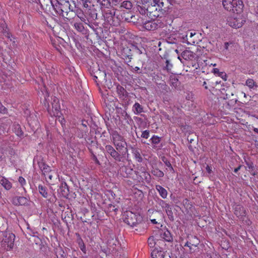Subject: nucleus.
Masks as SVG:
<instances>
[{
	"label": "nucleus",
	"mask_w": 258,
	"mask_h": 258,
	"mask_svg": "<svg viewBox=\"0 0 258 258\" xmlns=\"http://www.w3.org/2000/svg\"><path fill=\"white\" fill-rule=\"evenodd\" d=\"M222 4L225 10L233 13L227 19L228 24L234 28H239L245 22L242 13L243 4L241 0H223Z\"/></svg>",
	"instance_id": "f257e3e1"
},
{
	"label": "nucleus",
	"mask_w": 258,
	"mask_h": 258,
	"mask_svg": "<svg viewBox=\"0 0 258 258\" xmlns=\"http://www.w3.org/2000/svg\"><path fill=\"white\" fill-rule=\"evenodd\" d=\"M110 140L117 151L122 155L128 156L127 144L123 137L117 132L113 131L110 134Z\"/></svg>",
	"instance_id": "f03ea898"
},
{
	"label": "nucleus",
	"mask_w": 258,
	"mask_h": 258,
	"mask_svg": "<svg viewBox=\"0 0 258 258\" xmlns=\"http://www.w3.org/2000/svg\"><path fill=\"white\" fill-rule=\"evenodd\" d=\"M15 235L8 231L0 232V249L10 250L14 244Z\"/></svg>",
	"instance_id": "7ed1b4c3"
},
{
	"label": "nucleus",
	"mask_w": 258,
	"mask_h": 258,
	"mask_svg": "<svg viewBox=\"0 0 258 258\" xmlns=\"http://www.w3.org/2000/svg\"><path fill=\"white\" fill-rule=\"evenodd\" d=\"M52 113L50 112V108L49 105L48 106L47 110L48 111L51 115L58 117V121L60 123L62 126L65 123V119L63 117L60 116V105L59 104V100L56 98H54L53 102H52Z\"/></svg>",
	"instance_id": "20e7f679"
},
{
	"label": "nucleus",
	"mask_w": 258,
	"mask_h": 258,
	"mask_svg": "<svg viewBox=\"0 0 258 258\" xmlns=\"http://www.w3.org/2000/svg\"><path fill=\"white\" fill-rule=\"evenodd\" d=\"M106 153L109 154L113 159L118 162L123 161V157L126 155H123L116 149H114L111 145H107L105 147Z\"/></svg>",
	"instance_id": "39448f33"
},
{
	"label": "nucleus",
	"mask_w": 258,
	"mask_h": 258,
	"mask_svg": "<svg viewBox=\"0 0 258 258\" xmlns=\"http://www.w3.org/2000/svg\"><path fill=\"white\" fill-rule=\"evenodd\" d=\"M163 24L159 19H155L146 21L143 23V27L145 29L148 31H153L158 28L162 27Z\"/></svg>",
	"instance_id": "423d86ee"
},
{
	"label": "nucleus",
	"mask_w": 258,
	"mask_h": 258,
	"mask_svg": "<svg viewBox=\"0 0 258 258\" xmlns=\"http://www.w3.org/2000/svg\"><path fill=\"white\" fill-rule=\"evenodd\" d=\"M140 217L131 211L126 212L124 222L128 225L134 227L140 221Z\"/></svg>",
	"instance_id": "0eeeda50"
},
{
	"label": "nucleus",
	"mask_w": 258,
	"mask_h": 258,
	"mask_svg": "<svg viewBox=\"0 0 258 258\" xmlns=\"http://www.w3.org/2000/svg\"><path fill=\"white\" fill-rule=\"evenodd\" d=\"M162 9H158L157 6L153 5L151 4V5L149 6L147 8V14L149 15V17H151L152 19L153 18H157L160 15V12Z\"/></svg>",
	"instance_id": "6e6552de"
},
{
	"label": "nucleus",
	"mask_w": 258,
	"mask_h": 258,
	"mask_svg": "<svg viewBox=\"0 0 258 258\" xmlns=\"http://www.w3.org/2000/svg\"><path fill=\"white\" fill-rule=\"evenodd\" d=\"M196 34L195 32H187L186 35L183 37L182 42L186 43L188 45L195 44L196 42V40L194 38Z\"/></svg>",
	"instance_id": "1a4fd4ad"
},
{
	"label": "nucleus",
	"mask_w": 258,
	"mask_h": 258,
	"mask_svg": "<svg viewBox=\"0 0 258 258\" xmlns=\"http://www.w3.org/2000/svg\"><path fill=\"white\" fill-rule=\"evenodd\" d=\"M46 182L51 184H53V182L57 179L58 175L57 173L54 170H51L50 172L47 173L44 175Z\"/></svg>",
	"instance_id": "9d476101"
},
{
	"label": "nucleus",
	"mask_w": 258,
	"mask_h": 258,
	"mask_svg": "<svg viewBox=\"0 0 258 258\" xmlns=\"http://www.w3.org/2000/svg\"><path fill=\"white\" fill-rule=\"evenodd\" d=\"M28 199L24 197H15L12 200V203L15 206L25 205L28 203Z\"/></svg>",
	"instance_id": "9b49d317"
},
{
	"label": "nucleus",
	"mask_w": 258,
	"mask_h": 258,
	"mask_svg": "<svg viewBox=\"0 0 258 258\" xmlns=\"http://www.w3.org/2000/svg\"><path fill=\"white\" fill-rule=\"evenodd\" d=\"M137 178L135 179L138 181L143 182L144 180L149 181L150 180V175L148 172L141 171V172H138L136 173Z\"/></svg>",
	"instance_id": "f8f14e48"
},
{
	"label": "nucleus",
	"mask_w": 258,
	"mask_h": 258,
	"mask_svg": "<svg viewBox=\"0 0 258 258\" xmlns=\"http://www.w3.org/2000/svg\"><path fill=\"white\" fill-rule=\"evenodd\" d=\"M0 183L7 190H10L12 187V182L7 178L0 175Z\"/></svg>",
	"instance_id": "ddd939ff"
},
{
	"label": "nucleus",
	"mask_w": 258,
	"mask_h": 258,
	"mask_svg": "<svg viewBox=\"0 0 258 258\" xmlns=\"http://www.w3.org/2000/svg\"><path fill=\"white\" fill-rule=\"evenodd\" d=\"M181 57L186 60H192L195 57V54L190 50H185L181 53V56L178 57V58L180 60Z\"/></svg>",
	"instance_id": "4468645a"
},
{
	"label": "nucleus",
	"mask_w": 258,
	"mask_h": 258,
	"mask_svg": "<svg viewBox=\"0 0 258 258\" xmlns=\"http://www.w3.org/2000/svg\"><path fill=\"white\" fill-rule=\"evenodd\" d=\"M116 91L120 99L124 100L127 98V92L122 86L118 85L116 87Z\"/></svg>",
	"instance_id": "2eb2a0df"
},
{
	"label": "nucleus",
	"mask_w": 258,
	"mask_h": 258,
	"mask_svg": "<svg viewBox=\"0 0 258 258\" xmlns=\"http://www.w3.org/2000/svg\"><path fill=\"white\" fill-rule=\"evenodd\" d=\"M234 214L237 217H242L245 215V210L241 205H236L234 207Z\"/></svg>",
	"instance_id": "dca6fc26"
},
{
	"label": "nucleus",
	"mask_w": 258,
	"mask_h": 258,
	"mask_svg": "<svg viewBox=\"0 0 258 258\" xmlns=\"http://www.w3.org/2000/svg\"><path fill=\"white\" fill-rule=\"evenodd\" d=\"M151 258H165V252L163 250L154 249L151 252Z\"/></svg>",
	"instance_id": "f3484780"
},
{
	"label": "nucleus",
	"mask_w": 258,
	"mask_h": 258,
	"mask_svg": "<svg viewBox=\"0 0 258 258\" xmlns=\"http://www.w3.org/2000/svg\"><path fill=\"white\" fill-rule=\"evenodd\" d=\"M245 84L250 90H255L258 87L256 83L252 79H248L246 81Z\"/></svg>",
	"instance_id": "a211bd4d"
},
{
	"label": "nucleus",
	"mask_w": 258,
	"mask_h": 258,
	"mask_svg": "<svg viewBox=\"0 0 258 258\" xmlns=\"http://www.w3.org/2000/svg\"><path fill=\"white\" fill-rule=\"evenodd\" d=\"M156 189L158 191L160 196L163 199H166L167 197V191L165 188L159 185H156Z\"/></svg>",
	"instance_id": "6ab92c4d"
},
{
	"label": "nucleus",
	"mask_w": 258,
	"mask_h": 258,
	"mask_svg": "<svg viewBox=\"0 0 258 258\" xmlns=\"http://www.w3.org/2000/svg\"><path fill=\"white\" fill-rule=\"evenodd\" d=\"M160 234L161 238L164 239L165 240L168 242L172 240L171 234L168 230L163 231Z\"/></svg>",
	"instance_id": "aec40b11"
},
{
	"label": "nucleus",
	"mask_w": 258,
	"mask_h": 258,
	"mask_svg": "<svg viewBox=\"0 0 258 258\" xmlns=\"http://www.w3.org/2000/svg\"><path fill=\"white\" fill-rule=\"evenodd\" d=\"M39 166L43 175L46 174L52 170L50 169V167L44 163H40L39 164Z\"/></svg>",
	"instance_id": "412c9836"
},
{
	"label": "nucleus",
	"mask_w": 258,
	"mask_h": 258,
	"mask_svg": "<svg viewBox=\"0 0 258 258\" xmlns=\"http://www.w3.org/2000/svg\"><path fill=\"white\" fill-rule=\"evenodd\" d=\"M38 191L39 194L44 198H47L48 197V192L46 187L43 186L42 185H39Z\"/></svg>",
	"instance_id": "4be33fe9"
},
{
	"label": "nucleus",
	"mask_w": 258,
	"mask_h": 258,
	"mask_svg": "<svg viewBox=\"0 0 258 258\" xmlns=\"http://www.w3.org/2000/svg\"><path fill=\"white\" fill-rule=\"evenodd\" d=\"M133 108L136 114H140L143 111L142 106L138 102H136L134 104Z\"/></svg>",
	"instance_id": "5701e85b"
},
{
	"label": "nucleus",
	"mask_w": 258,
	"mask_h": 258,
	"mask_svg": "<svg viewBox=\"0 0 258 258\" xmlns=\"http://www.w3.org/2000/svg\"><path fill=\"white\" fill-rule=\"evenodd\" d=\"M133 155L136 159V160L139 162H142L143 161V158L140 154V152L138 150L136 149H134L133 150Z\"/></svg>",
	"instance_id": "b1692460"
},
{
	"label": "nucleus",
	"mask_w": 258,
	"mask_h": 258,
	"mask_svg": "<svg viewBox=\"0 0 258 258\" xmlns=\"http://www.w3.org/2000/svg\"><path fill=\"white\" fill-rule=\"evenodd\" d=\"M161 138L156 136L153 135L152 137L150 139V141H151V143L153 144V148H155V146L158 144L161 141Z\"/></svg>",
	"instance_id": "393cba45"
},
{
	"label": "nucleus",
	"mask_w": 258,
	"mask_h": 258,
	"mask_svg": "<svg viewBox=\"0 0 258 258\" xmlns=\"http://www.w3.org/2000/svg\"><path fill=\"white\" fill-rule=\"evenodd\" d=\"M74 26L78 32H83L84 31V27L81 22H75Z\"/></svg>",
	"instance_id": "a878e982"
},
{
	"label": "nucleus",
	"mask_w": 258,
	"mask_h": 258,
	"mask_svg": "<svg viewBox=\"0 0 258 258\" xmlns=\"http://www.w3.org/2000/svg\"><path fill=\"white\" fill-rule=\"evenodd\" d=\"M151 4H152L153 5L157 6L158 9L160 8L162 9L164 6L163 0H153Z\"/></svg>",
	"instance_id": "bb28decb"
},
{
	"label": "nucleus",
	"mask_w": 258,
	"mask_h": 258,
	"mask_svg": "<svg viewBox=\"0 0 258 258\" xmlns=\"http://www.w3.org/2000/svg\"><path fill=\"white\" fill-rule=\"evenodd\" d=\"M152 173L158 177H162L164 176V173L158 169L155 168L152 170Z\"/></svg>",
	"instance_id": "cd10ccee"
},
{
	"label": "nucleus",
	"mask_w": 258,
	"mask_h": 258,
	"mask_svg": "<svg viewBox=\"0 0 258 258\" xmlns=\"http://www.w3.org/2000/svg\"><path fill=\"white\" fill-rule=\"evenodd\" d=\"M121 7L126 9H131L132 7V4L130 1H125L121 4Z\"/></svg>",
	"instance_id": "c85d7f7f"
},
{
	"label": "nucleus",
	"mask_w": 258,
	"mask_h": 258,
	"mask_svg": "<svg viewBox=\"0 0 258 258\" xmlns=\"http://www.w3.org/2000/svg\"><path fill=\"white\" fill-rule=\"evenodd\" d=\"M165 64V66L164 67V69L166 70L168 72L170 71L172 68V64L170 63L169 60H166Z\"/></svg>",
	"instance_id": "c756f323"
},
{
	"label": "nucleus",
	"mask_w": 258,
	"mask_h": 258,
	"mask_svg": "<svg viewBox=\"0 0 258 258\" xmlns=\"http://www.w3.org/2000/svg\"><path fill=\"white\" fill-rule=\"evenodd\" d=\"M249 7H253L254 11L256 15H258V1H257L256 3H250L249 4Z\"/></svg>",
	"instance_id": "7c9ffc66"
},
{
	"label": "nucleus",
	"mask_w": 258,
	"mask_h": 258,
	"mask_svg": "<svg viewBox=\"0 0 258 258\" xmlns=\"http://www.w3.org/2000/svg\"><path fill=\"white\" fill-rule=\"evenodd\" d=\"M125 173H126V176L127 177H131V175L132 174V173L135 172L133 169L132 168H128V167H125Z\"/></svg>",
	"instance_id": "2f4dec72"
},
{
	"label": "nucleus",
	"mask_w": 258,
	"mask_h": 258,
	"mask_svg": "<svg viewBox=\"0 0 258 258\" xmlns=\"http://www.w3.org/2000/svg\"><path fill=\"white\" fill-rule=\"evenodd\" d=\"M15 132L16 135L19 136L21 137L23 135V132L20 130V127L19 125H17L15 127Z\"/></svg>",
	"instance_id": "473e14b6"
},
{
	"label": "nucleus",
	"mask_w": 258,
	"mask_h": 258,
	"mask_svg": "<svg viewBox=\"0 0 258 258\" xmlns=\"http://www.w3.org/2000/svg\"><path fill=\"white\" fill-rule=\"evenodd\" d=\"M141 137L146 139H148L149 137V131L148 130L143 131L142 133Z\"/></svg>",
	"instance_id": "72a5a7b5"
},
{
	"label": "nucleus",
	"mask_w": 258,
	"mask_h": 258,
	"mask_svg": "<svg viewBox=\"0 0 258 258\" xmlns=\"http://www.w3.org/2000/svg\"><path fill=\"white\" fill-rule=\"evenodd\" d=\"M18 181L20 183L22 186H23L26 184V180L22 176H20L18 179Z\"/></svg>",
	"instance_id": "f704fd0d"
},
{
	"label": "nucleus",
	"mask_w": 258,
	"mask_h": 258,
	"mask_svg": "<svg viewBox=\"0 0 258 258\" xmlns=\"http://www.w3.org/2000/svg\"><path fill=\"white\" fill-rule=\"evenodd\" d=\"M56 8H54L56 10L57 13L59 15H63V11L60 7V5L58 4V6H56Z\"/></svg>",
	"instance_id": "c9c22d12"
},
{
	"label": "nucleus",
	"mask_w": 258,
	"mask_h": 258,
	"mask_svg": "<svg viewBox=\"0 0 258 258\" xmlns=\"http://www.w3.org/2000/svg\"><path fill=\"white\" fill-rule=\"evenodd\" d=\"M84 8H88L89 7L88 3H90V0H81Z\"/></svg>",
	"instance_id": "e433bc0d"
},
{
	"label": "nucleus",
	"mask_w": 258,
	"mask_h": 258,
	"mask_svg": "<svg viewBox=\"0 0 258 258\" xmlns=\"http://www.w3.org/2000/svg\"><path fill=\"white\" fill-rule=\"evenodd\" d=\"M206 170L209 174H211L212 172V168L209 165H207L206 167Z\"/></svg>",
	"instance_id": "4c0bfd02"
},
{
	"label": "nucleus",
	"mask_w": 258,
	"mask_h": 258,
	"mask_svg": "<svg viewBox=\"0 0 258 258\" xmlns=\"http://www.w3.org/2000/svg\"><path fill=\"white\" fill-rule=\"evenodd\" d=\"M80 248L82 251H83L84 253L86 252V247L84 244L83 243L82 244H80Z\"/></svg>",
	"instance_id": "58836bf2"
},
{
	"label": "nucleus",
	"mask_w": 258,
	"mask_h": 258,
	"mask_svg": "<svg viewBox=\"0 0 258 258\" xmlns=\"http://www.w3.org/2000/svg\"><path fill=\"white\" fill-rule=\"evenodd\" d=\"M213 72L214 73V74H217L219 76H220V75H219L220 72H219V69H218L217 68H215L213 69Z\"/></svg>",
	"instance_id": "ea45409f"
},
{
	"label": "nucleus",
	"mask_w": 258,
	"mask_h": 258,
	"mask_svg": "<svg viewBox=\"0 0 258 258\" xmlns=\"http://www.w3.org/2000/svg\"><path fill=\"white\" fill-rule=\"evenodd\" d=\"M162 115L165 118H167V119H169V120L170 119V117H169V115H168L166 113H165V112L163 113Z\"/></svg>",
	"instance_id": "a19ab883"
},
{
	"label": "nucleus",
	"mask_w": 258,
	"mask_h": 258,
	"mask_svg": "<svg viewBox=\"0 0 258 258\" xmlns=\"http://www.w3.org/2000/svg\"><path fill=\"white\" fill-rule=\"evenodd\" d=\"M133 70L134 72H138L139 70H140V69L138 67H136L133 68Z\"/></svg>",
	"instance_id": "79ce46f5"
},
{
	"label": "nucleus",
	"mask_w": 258,
	"mask_h": 258,
	"mask_svg": "<svg viewBox=\"0 0 258 258\" xmlns=\"http://www.w3.org/2000/svg\"><path fill=\"white\" fill-rule=\"evenodd\" d=\"M240 168H241V166L240 165V166H239L238 167H237V168H235V169H234V172L235 173L237 172H238V171L240 170Z\"/></svg>",
	"instance_id": "37998d69"
},
{
	"label": "nucleus",
	"mask_w": 258,
	"mask_h": 258,
	"mask_svg": "<svg viewBox=\"0 0 258 258\" xmlns=\"http://www.w3.org/2000/svg\"><path fill=\"white\" fill-rule=\"evenodd\" d=\"M229 43L228 42H225L224 44V47L226 49H228Z\"/></svg>",
	"instance_id": "c03bdc74"
},
{
	"label": "nucleus",
	"mask_w": 258,
	"mask_h": 258,
	"mask_svg": "<svg viewBox=\"0 0 258 258\" xmlns=\"http://www.w3.org/2000/svg\"><path fill=\"white\" fill-rule=\"evenodd\" d=\"M98 1L99 2H100V4H101V5H105V4H104V3H103V2H105V0H98Z\"/></svg>",
	"instance_id": "a18cd8bd"
},
{
	"label": "nucleus",
	"mask_w": 258,
	"mask_h": 258,
	"mask_svg": "<svg viewBox=\"0 0 258 258\" xmlns=\"http://www.w3.org/2000/svg\"><path fill=\"white\" fill-rule=\"evenodd\" d=\"M253 130L254 132V133L258 134V128L254 127V128H253Z\"/></svg>",
	"instance_id": "49530a36"
},
{
	"label": "nucleus",
	"mask_w": 258,
	"mask_h": 258,
	"mask_svg": "<svg viewBox=\"0 0 258 258\" xmlns=\"http://www.w3.org/2000/svg\"><path fill=\"white\" fill-rule=\"evenodd\" d=\"M190 243H188V242H187L185 244L184 246L190 247Z\"/></svg>",
	"instance_id": "de8ad7c7"
},
{
	"label": "nucleus",
	"mask_w": 258,
	"mask_h": 258,
	"mask_svg": "<svg viewBox=\"0 0 258 258\" xmlns=\"http://www.w3.org/2000/svg\"><path fill=\"white\" fill-rule=\"evenodd\" d=\"M62 187H66L67 188V189H68V187H67V185L66 183H64V184L62 183ZM68 190V189H67Z\"/></svg>",
	"instance_id": "09e8293b"
},
{
	"label": "nucleus",
	"mask_w": 258,
	"mask_h": 258,
	"mask_svg": "<svg viewBox=\"0 0 258 258\" xmlns=\"http://www.w3.org/2000/svg\"><path fill=\"white\" fill-rule=\"evenodd\" d=\"M3 160V155H2L1 153H0V161H2Z\"/></svg>",
	"instance_id": "8fccbe9b"
},
{
	"label": "nucleus",
	"mask_w": 258,
	"mask_h": 258,
	"mask_svg": "<svg viewBox=\"0 0 258 258\" xmlns=\"http://www.w3.org/2000/svg\"><path fill=\"white\" fill-rule=\"evenodd\" d=\"M151 221L153 223H154V224L157 223L155 219H153L151 220Z\"/></svg>",
	"instance_id": "3c124183"
},
{
	"label": "nucleus",
	"mask_w": 258,
	"mask_h": 258,
	"mask_svg": "<svg viewBox=\"0 0 258 258\" xmlns=\"http://www.w3.org/2000/svg\"><path fill=\"white\" fill-rule=\"evenodd\" d=\"M151 240H152V238H149V239H148V241L149 242V241H150Z\"/></svg>",
	"instance_id": "603ef678"
},
{
	"label": "nucleus",
	"mask_w": 258,
	"mask_h": 258,
	"mask_svg": "<svg viewBox=\"0 0 258 258\" xmlns=\"http://www.w3.org/2000/svg\"><path fill=\"white\" fill-rule=\"evenodd\" d=\"M206 82H204V84H203V85H204V86H206Z\"/></svg>",
	"instance_id": "864d4df0"
},
{
	"label": "nucleus",
	"mask_w": 258,
	"mask_h": 258,
	"mask_svg": "<svg viewBox=\"0 0 258 258\" xmlns=\"http://www.w3.org/2000/svg\"><path fill=\"white\" fill-rule=\"evenodd\" d=\"M149 244H150L151 245H152V241H150V242L149 241Z\"/></svg>",
	"instance_id": "5fc2aeb1"
},
{
	"label": "nucleus",
	"mask_w": 258,
	"mask_h": 258,
	"mask_svg": "<svg viewBox=\"0 0 258 258\" xmlns=\"http://www.w3.org/2000/svg\"><path fill=\"white\" fill-rule=\"evenodd\" d=\"M35 233H36V232H32V233H33V236H34V234H35Z\"/></svg>",
	"instance_id": "6e6d98bb"
},
{
	"label": "nucleus",
	"mask_w": 258,
	"mask_h": 258,
	"mask_svg": "<svg viewBox=\"0 0 258 258\" xmlns=\"http://www.w3.org/2000/svg\"><path fill=\"white\" fill-rule=\"evenodd\" d=\"M96 162H97V163H99V161H98L97 159H96Z\"/></svg>",
	"instance_id": "4d7b16f0"
},
{
	"label": "nucleus",
	"mask_w": 258,
	"mask_h": 258,
	"mask_svg": "<svg viewBox=\"0 0 258 258\" xmlns=\"http://www.w3.org/2000/svg\"><path fill=\"white\" fill-rule=\"evenodd\" d=\"M45 100H46V96H45Z\"/></svg>",
	"instance_id": "13d9d810"
}]
</instances>
